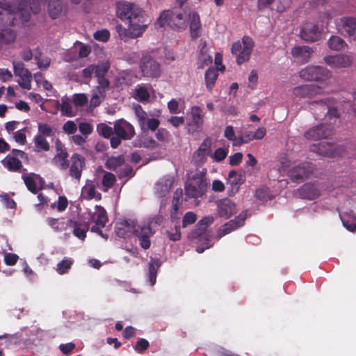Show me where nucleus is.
I'll use <instances>...</instances> for the list:
<instances>
[{"mask_svg":"<svg viewBox=\"0 0 356 356\" xmlns=\"http://www.w3.org/2000/svg\"><path fill=\"white\" fill-rule=\"evenodd\" d=\"M116 13L119 18L129 24L128 36L131 38L142 35L149 23L144 10L125 1L116 3Z\"/></svg>","mask_w":356,"mask_h":356,"instance_id":"obj_1","label":"nucleus"},{"mask_svg":"<svg viewBox=\"0 0 356 356\" xmlns=\"http://www.w3.org/2000/svg\"><path fill=\"white\" fill-rule=\"evenodd\" d=\"M0 25L4 28L14 26L17 16H22L26 22L31 17L28 9L21 3L17 5L3 0L0 1Z\"/></svg>","mask_w":356,"mask_h":356,"instance_id":"obj_2","label":"nucleus"},{"mask_svg":"<svg viewBox=\"0 0 356 356\" xmlns=\"http://www.w3.org/2000/svg\"><path fill=\"white\" fill-rule=\"evenodd\" d=\"M156 24L160 27L167 24L173 30H185L187 27V15L181 8L174 7L172 10L162 12L157 19Z\"/></svg>","mask_w":356,"mask_h":356,"instance_id":"obj_3","label":"nucleus"},{"mask_svg":"<svg viewBox=\"0 0 356 356\" xmlns=\"http://www.w3.org/2000/svg\"><path fill=\"white\" fill-rule=\"evenodd\" d=\"M135 135V129L132 124L124 119L116 120L113 124V136L111 138V147L118 148L122 140H131Z\"/></svg>","mask_w":356,"mask_h":356,"instance_id":"obj_4","label":"nucleus"},{"mask_svg":"<svg viewBox=\"0 0 356 356\" xmlns=\"http://www.w3.org/2000/svg\"><path fill=\"white\" fill-rule=\"evenodd\" d=\"M207 187V179L202 172L193 175L191 180L186 184L185 193L189 198L202 197Z\"/></svg>","mask_w":356,"mask_h":356,"instance_id":"obj_5","label":"nucleus"},{"mask_svg":"<svg viewBox=\"0 0 356 356\" xmlns=\"http://www.w3.org/2000/svg\"><path fill=\"white\" fill-rule=\"evenodd\" d=\"M299 76L305 81L324 83L330 79L331 72L324 67L309 65L301 70Z\"/></svg>","mask_w":356,"mask_h":356,"instance_id":"obj_6","label":"nucleus"},{"mask_svg":"<svg viewBox=\"0 0 356 356\" xmlns=\"http://www.w3.org/2000/svg\"><path fill=\"white\" fill-rule=\"evenodd\" d=\"M140 68L144 76L155 78L161 74L160 64L149 55L141 58Z\"/></svg>","mask_w":356,"mask_h":356,"instance_id":"obj_7","label":"nucleus"},{"mask_svg":"<svg viewBox=\"0 0 356 356\" xmlns=\"http://www.w3.org/2000/svg\"><path fill=\"white\" fill-rule=\"evenodd\" d=\"M332 134V127L330 124L322 123L313 127L304 134V137L310 140H318L327 138Z\"/></svg>","mask_w":356,"mask_h":356,"instance_id":"obj_8","label":"nucleus"},{"mask_svg":"<svg viewBox=\"0 0 356 356\" xmlns=\"http://www.w3.org/2000/svg\"><path fill=\"white\" fill-rule=\"evenodd\" d=\"M154 232L149 223L137 225L134 234L139 241V244L144 250L149 249L151 245L150 237L153 236Z\"/></svg>","mask_w":356,"mask_h":356,"instance_id":"obj_9","label":"nucleus"},{"mask_svg":"<svg viewBox=\"0 0 356 356\" xmlns=\"http://www.w3.org/2000/svg\"><path fill=\"white\" fill-rule=\"evenodd\" d=\"M212 140L207 137L199 146L193 155V160L197 166L204 165L207 161V157L211 152Z\"/></svg>","mask_w":356,"mask_h":356,"instance_id":"obj_10","label":"nucleus"},{"mask_svg":"<svg viewBox=\"0 0 356 356\" xmlns=\"http://www.w3.org/2000/svg\"><path fill=\"white\" fill-rule=\"evenodd\" d=\"M324 62L332 68H346L351 66L353 57L350 54H339L333 56H326Z\"/></svg>","mask_w":356,"mask_h":356,"instance_id":"obj_11","label":"nucleus"},{"mask_svg":"<svg viewBox=\"0 0 356 356\" xmlns=\"http://www.w3.org/2000/svg\"><path fill=\"white\" fill-rule=\"evenodd\" d=\"M314 166L311 162H303L289 171V176L293 181H302L308 178L314 172Z\"/></svg>","mask_w":356,"mask_h":356,"instance_id":"obj_12","label":"nucleus"},{"mask_svg":"<svg viewBox=\"0 0 356 356\" xmlns=\"http://www.w3.org/2000/svg\"><path fill=\"white\" fill-rule=\"evenodd\" d=\"M71 163H69V175L79 181L82 175L83 170L86 166L85 158L77 153H74L71 156Z\"/></svg>","mask_w":356,"mask_h":356,"instance_id":"obj_13","label":"nucleus"},{"mask_svg":"<svg viewBox=\"0 0 356 356\" xmlns=\"http://www.w3.org/2000/svg\"><path fill=\"white\" fill-rule=\"evenodd\" d=\"M192 120L188 123V131L191 134L199 133L202 129L204 124V113L198 106H194L191 111Z\"/></svg>","mask_w":356,"mask_h":356,"instance_id":"obj_14","label":"nucleus"},{"mask_svg":"<svg viewBox=\"0 0 356 356\" xmlns=\"http://www.w3.org/2000/svg\"><path fill=\"white\" fill-rule=\"evenodd\" d=\"M293 95L299 99H311L322 92V88L314 84H305L293 88Z\"/></svg>","mask_w":356,"mask_h":356,"instance_id":"obj_15","label":"nucleus"},{"mask_svg":"<svg viewBox=\"0 0 356 356\" xmlns=\"http://www.w3.org/2000/svg\"><path fill=\"white\" fill-rule=\"evenodd\" d=\"M298 195L302 199L314 200L321 195V190L316 183H305L298 189Z\"/></svg>","mask_w":356,"mask_h":356,"instance_id":"obj_16","label":"nucleus"},{"mask_svg":"<svg viewBox=\"0 0 356 356\" xmlns=\"http://www.w3.org/2000/svg\"><path fill=\"white\" fill-rule=\"evenodd\" d=\"M207 228L203 225L199 226V222L197 223L194 231L191 233V238H199V241L205 239L206 242L197 247L196 250L199 253L203 252L206 249L211 247L209 242L211 241V235L207 232Z\"/></svg>","mask_w":356,"mask_h":356,"instance_id":"obj_17","label":"nucleus"},{"mask_svg":"<svg viewBox=\"0 0 356 356\" xmlns=\"http://www.w3.org/2000/svg\"><path fill=\"white\" fill-rule=\"evenodd\" d=\"M217 211L220 217L227 219L236 213L235 203L229 198H223L217 202Z\"/></svg>","mask_w":356,"mask_h":356,"instance_id":"obj_18","label":"nucleus"},{"mask_svg":"<svg viewBox=\"0 0 356 356\" xmlns=\"http://www.w3.org/2000/svg\"><path fill=\"white\" fill-rule=\"evenodd\" d=\"M137 223L130 219H123L118 221L115 225V232L120 238H126L134 234Z\"/></svg>","mask_w":356,"mask_h":356,"instance_id":"obj_19","label":"nucleus"},{"mask_svg":"<svg viewBox=\"0 0 356 356\" xmlns=\"http://www.w3.org/2000/svg\"><path fill=\"white\" fill-rule=\"evenodd\" d=\"M246 218V213L244 212L241 213L234 219L230 220L229 221L225 223L221 226L219 230L220 237H222L230 232L234 231L240 227L244 225L245 220Z\"/></svg>","mask_w":356,"mask_h":356,"instance_id":"obj_20","label":"nucleus"},{"mask_svg":"<svg viewBox=\"0 0 356 356\" xmlns=\"http://www.w3.org/2000/svg\"><path fill=\"white\" fill-rule=\"evenodd\" d=\"M242 43L243 45V49L236 59L238 65H241L250 59L254 46L253 40L250 36L247 35L243 37Z\"/></svg>","mask_w":356,"mask_h":356,"instance_id":"obj_21","label":"nucleus"},{"mask_svg":"<svg viewBox=\"0 0 356 356\" xmlns=\"http://www.w3.org/2000/svg\"><path fill=\"white\" fill-rule=\"evenodd\" d=\"M174 184V177L170 175L161 178L155 185V193L159 197L165 196Z\"/></svg>","mask_w":356,"mask_h":356,"instance_id":"obj_22","label":"nucleus"},{"mask_svg":"<svg viewBox=\"0 0 356 356\" xmlns=\"http://www.w3.org/2000/svg\"><path fill=\"white\" fill-rule=\"evenodd\" d=\"M245 181L244 174H238L234 170H230L228 174L227 181L230 184L232 188L227 191V194L231 196L238 192L239 186Z\"/></svg>","mask_w":356,"mask_h":356,"instance_id":"obj_23","label":"nucleus"},{"mask_svg":"<svg viewBox=\"0 0 356 356\" xmlns=\"http://www.w3.org/2000/svg\"><path fill=\"white\" fill-rule=\"evenodd\" d=\"M341 31L349 37L350 42H356V18L343 17L341 19Z\"/></svg>","mask_w":356,"mask_h":356,"instance_id":"obj_24","label":"nucleus"},{"mask_svg":"<svg viewBox=\"0 0 356 356\" xmlns=\"http://www.w3.org/2000/svg\"><path fill=\"white\" fill-rule=\"evenodd\" d=\"M309 149L311 152L325 157L332 158L334 156V145L330 143L321 142L313 144L310 146Z\"/></svg>","mask_w":356,"mask_h":356,"instance_id":"obj_25","label":"nucleus"},{"mask_svg":"<svg viewBox=\"0 0 356 356\" xmlns=\"http://www.w3.org/2000/svg\"><path fill=\"white\" fill-rule=\"evenodd\" d=\"M300 37L307 42H314L320 37V31L317 25H307L300 31Z\"/></svg>","mask_w":356,"mask_h":356,"instance_id":"obj_26","label":"nucleus"},{"mask_svg":"<svg viewBox=\"0 0 356 356\" xmlns=\"http://www.w3.org/2000/svg\"><path fill=\"white\" fill-rule=\"evenodd\" d=\"M342 224L348 231H356V217L353 212H345L340 215Z\"/></svg>","mask_w":356,"mask_h":356,"instance_id":"obj_27","label":"nucleus"},{"mask_svg":"<svg viewBox=\"0 0 356 356\" xmlns=\"http://www.w3.org/2000/svg\"><path fill=\"white\" fill-rule=\"evenodd\" d=\"M92 220L97 225H99L102 227L106 226L108 222V216L106 210L102 206L97 205L95 207V212L92 217Z\"/></svg>","mask_w":356,"mask_h":356,"instance_id":"obj_28","label":"nucleus"},{"mask_svg":"<svg viewBox=\"0 0 356 356\" xmlns=\"http://www.w3.org/2000/svg\"><path fill=\"white\" fill-rule=\"evenodd\" d=\"M2 164L10 172H18L22 168L21 161L15 157L8 155L3 160Z\"/></svg>","mask_w":356,"mask_h":356,"instance_id":"obj_29","label":"nucleus"},{"mask_svg":"<svg viewBox=\"0 0 356 356\" xmlns=\"http://www.w3.org/2000/svg\"><path fill=\"white\" fill-rule=\"evenodd\" d=\"M218 76V72L217 69L209 67L205 72L204 80L207 90L210 92L212 91L216 79Z\"/></svg>","mask_w":356,"mask_h":356,"instance_id":"obj_30","label":"nucleus"},{"mask_svg":"<svg viewBox=\"0 0 356 356\" xmlns=\"http://www.w3.org/2000/svg\"><path fill=\"white\" fill-rule=\"evenodd\" d=\"M200 26L201 24L198 13L193 12L190 15V30L193 38H197L200 36L199 30Z\"/></svg>","mask_w":356,"mask_h":356,"instance_id":"obj_31","label":"nucleus"},{"mask_svg":"<svg viewBox=\"0 0 356 356\" xmlns=\"http://www.w3.org/2000/svg\"><path fill=\"white\" fill-rule=\"evenodd\" d=\"M328 47L333 51H341L348 47L346 41L338 35H332L327 42Z\"/></svg>","mask_w":356,"mask_h":356,"instance_id":"obj_32","label":"nucleus"},{"mask_svg":"<svg viewBox=\"0 0 356 356\" xmlns=\"http://www.w3.org/2000/svg\"><path fill=\"white\" fill-rule=\"evenodd\" d=\"M63 11V3L60 0H51L48 4V13L52 19L58 18Z\"/></svg>","mask_w":356,"mask_h":356,"instance_id":"obj_33","label":"nucleus"},{"mask_svg":"<svg viewBox=\"0 0 356 356\" xmlns=\"http://www.w3.org/2000/svg\"><path fill=\"white\" fill-rule=\"evenodd\" d=\"M16 38L15 32L10 27L0 29V44H10Z\"/></svg>","mask_w":356,"mask_h":356,"instance_id":"obj_34","label":"nucleus"},{"mask_svg":"<svg viewBox=\"0 0 356 356\" xmlns=\"http://www.w3.org/2000/svg\"><path fill=\"white\" fill-rule=\"evenodd\" d=\"M161 266V261L159 259H156L152 257L150 258L149 262V280L151 285H154L156 283L157 270Z\"/></svg>","mask_w":356,"mask_h":356,"instance_id":"obj_35","label":"nucleus"},{"mask_svg":"<svg viewBox=\"0 0 356 356\" xmlns=\"http://www.w3.org/2000/svg\"><path fill=\"white\" fill-rule=\"evenodd\" d=\"M68 156V153L56 154L52 161L60 170H65L69 167Z\"/></svg>","mask_w":356,"mask_h":356,"instance_id":"obj_36","label":"nucleus"},{"mask_svg":"<svg viewBox=\"0 0 356 356\" xmlns=\"http://www.w3.org/2000/svg\"><path fill=\"white\" fill-rule=\"evenodd\" d=\"M34 145L37 152H48L50 149V145L43 136L36 135L34 137Z\"/></svg>","mask_w":356,"mask_h":356,"instance_id":"obj_37","label":"nucleus"},{"mask_svg":"<svg viewBox=\"0 0 356 356\" xmlns=\"http://www.w3.org/2000/svg\"><path fill=\"white\" fill-rule=\"evenodd\" d=\"M88 229L89 225L88 223L81 224L74 222L73 234L79 239L84 240Z\"/></svg>","mask_w":356,"mask_h":356,"instance_id":"obj_38","label":"nucleus"},{"mask_svg":"<svg viewBox=\"0 0 356 356\" xmlns=\"http://www.w3.org/2000/svg\"><path fill=\"white\" fill-rule=\"evenodd\" d=\"M135 98L140 102H147L149 100L150 95L147 88L143 85H138L135 89Z\"/></svg>","mask_w":356,"mask_h":356,"instance_id":"obj_39","label":"nucleus"},{"mask_svg":"<svg viewBox=\"0 0 356 356\" xmlns=\"http://www.w3.org/2000/svg\"><path fill=\"white\" fill-rule=\"evenodd\" d=\"M124 159L122 156H112L107 159L105 163L106 168L115 170L118 167L123 165Z\"/></svg>","mask_w":356,"mask_h":356,"instance_id":"obj_40","label":"nucleus"},{"mask_svg":"<svg viewBox=\"0 0 356 356\" xmlns=\"http://www.w3.org/2000/svg\"><path fill=\"white\" fill-rule=\"evenodd\" d=\"M97 131L99 136L110 138L113 136V127H109L105 123H99L97 126Z\"/></svg>","mask_w":356,"mask_h":356,"instance_id":"obj_41","label":"nucleus"},{"mask_svg":"<svg viewBox=\"0 0 356 356\" xmlns=\"http://www.w3.org/2000/svg\"><path fill=\"white\" fill-rule=\"evenodd\" d=\"M38 136L43 137H52L55 135V130L47 123H38Z\"/></svg>","mask_w":356,"mask_h":356,"instance_id":"obj_42","label":"nucleus"},{"mask_svg":"<svg viewBox=\"0 0 356 356\" xmlns=\"http://www.w3.org/2000/svg\"><path fill=\"white\" fill-rule=\"evenodd\" d=\"M72 264V259L65 258L57 264L56 270L60 275L65 274L71 268Z\"/></svg>","mask_w":356,"mask_h":356,"instance_id":"obj_43","label":"nucleus"},{"mask_svg":"<svg viewBox=\"0 0 356 356\" xmlns=\"http://www.w3.org/2000/svg\"><path fill=\"white\" fill-rule=\"evenodd\" d=\"M313 52L311 48L307 46H296L291 49V54L293 57L298 58L305 54L307 56Z\"/></svg>","mask_w":356,"mask_h":356,"instance_id":"obj_44","label":"nucleus"},{"mask_svg":"<svg viewBox=\"0 0 356 356\" xmlns=\"http://www.w3.org/2000/svg\"><path fill=\"white\" fill-rule=\"evenodd\" d=\"M22 178L28 190L32 193L36 194L38 193L37 184L33 177L31 175H22Z\"/></svg>","mask_w":356,"mask_h":356,"instance_id":"obj_45","label":"nucleus"},{"mask_svg":"<svg viewBox=\"0 0 356 356\" xmlns=\"http://www.w3.org/2000/svg\"><path fill=\"white\" fill-rule=\"evenodd\" d=\"M13 68H14V74L16 76H25V74L31 73L29 70L25 68L24 64L22 62H13Z\"/></svg>","mask_w":356,"mask_h":356,"instance_id":"obj_46","label":"nucleus"},{"mask_svg":"<svg viewBox=\"0 0 356 356\" xmlns=\"http://www.w3.org/2000/svg\"><path fill=\"white\" fill-rule=\"evenodd\" d=\"M253 140H254L253 133L252 131H245L237 137V142L234 143V145L241 146L243 144L248 143Z\"/></svg>","mask_w":356,"mask_h":356,"instance_id":"obj_47","label":"nucleus"},{"mask_svg":"<svg viewBox=\"0 0 356 356\" xmlns=\"http://www.w3.org/2000/svg\"><path fill=\"white\" fill-rule=\"evenodd\" d=\"M116 181V178L114 174L106 172L104 173L102 177V185L107 188H110L113 186Z\"/></svg>","mask_w":356,"mask_h":356,"instance_id":"obj_48","label":"nucleus"},{"mask_svg":"<svg viewBox=\"0 0 356 356\" xmlns=\"http://www.w3.org/2000/svg\"><path fill=\"white\" fill-rule=\"evenodd\" d=\"M178 223H175V227L171 230L166 231V234L168 238L172 241H177L180 240L181 238V231L180 227L177 225Z\"/></svg>","mask_w":356,"mask_h":356,"instance_id":"obj_49","label":"nucleus"},{"mask_svg":"<svg viewBox=\"0 0 356 356\" xmlns=\"http://www.w3.org/2000/svg\"><path fill=\"white\" fill-rule=\"evenodd\" d=\"M227 154L228 149L219 147L215 150L211 158L216 162H221L227 157Z\"/></svg>","mask_w":356,"mask_h":356,"instance_id":"obj_50","label":"nucleus"},{"mask_svg":"<svg viewBox=\"0 0 356 356\" xmlns=\"http://www.w3.org/2000/svg\"><path fill=\"white\" fill-rule=\"evenodd\" d=\"M60 111L62 115L67 117H72V108L70 102L66 99H62V104H60Z\"/></svg>","mask_w":356,"mask_h":356,"instance_id":"obj_51","label":"nucleus"},{"mask_svg":"<svg viewBox=\"0 0 356 356\" xmlns=\"http://www.w3.org/2000/svg\"><path fill=\"white\" fill-rule=\"evenodd\" d=\"M197 220V215L192 212H186L182 219V227H186L188 225L194 223Z\"/></svg>","mask_w":356,"mask_h":356,"instance_id":"obj_52","label":"nucleus"},{"mask_svg":"<svg viewBox=\"0 0 356 356\" xmlns=\"http://www.w3.org/2000/svg\"><path fill=\"white\" fill-rule=\"evenodd\" d=\"M26 76H18L19 79L18 84L24 89L30 90L31 88V73L25 74Z\"/></svg>","mask_w":356,"mask_h":356,"instance_id":"obj_53","label":"nucleus"},{"mask_svg":"<svg viewBox=\"0 0 356 356\" xmlns=\"http://www.w3.org/2000/svg\"><path fill=\"white\" fill-rule=\"evenodd\" d=\"M212 63L211 56L207 54L199 55L197 60V67L200 69L204 68L205 66L209 65Z\"/></svg>","mask_w":356,"mask_h":356,"instance_id":"obj_54","label":"nucleus"},{"mask_svg":"<svg viewBox=\"0 0 356 356\" xmlns=\"http://www.w3.org/2000/svg\"><path fill=\"white\" fill-rule=\"evenodd\" d=\"M47 0H30L29 8L34 13H38L41 10V6L44 5Z\"/></svg>","mask_w":356,"mask_h":356,"instance_id":"obj_55","label":"nucleus"},{"mask_svg":"<svg viewBox=\"0 0 356 356\" xmlns=\"http://www.w3.org/2000/svg\"><path fill=\"white\" fill-rule=\"evenodd\" d=\"M94 38L97 40L102 42H106L110 38V33L106 29H102L100 31H96L94 35Z\"/></svg>","mask_w":356,"mask_h":356,"instance_id":"obj_56","label":"nucleus"},{"mask_svg":"<svg viewBox=\"0 0 356 356\" xmlns=\"http://www.w3.org/2000/svg\"><path fill=\"white\" fill-rule=\"evenodd\" d=\"M109 70V65L107 63H102L101 65H95V74L97 77L105 76V74Z\"/></svg>","mask_w":356,"mask_h":356,"instance_id":"obj_57","label":"nucleus"},{"mask_svg":"<svg viewBox=\"0 0 356 356\" xmlns=\"http://www.w3.org/2000/svg\"><path fill=\"white\" fill-rule=\"evenodd\" d=\"M63 130L67 134H74L77 130V126L74 121L68 120L63 124Z\"/></svg>","mask_w":356,"mask_h":356,"instance_id":"obj_58","label":"nucleus"},{"mask_svg":"<svg viewBox=\"0 0 356 356\" xmlns=\"http://www.w3.org/2000/svg\"><path fill=\"white\" fill-rule=\"evenodd\" d=\"M149 346V341L145 339H140L136 343L134 349L139 353L146 350Z\"/></svg>","mask_w":356,"mask_h":356,"instance_id":"obj_59","label":"nucleus"},{"mask_svg":"<svg viewBox=\"0 0 356 356\" xmlns=\"http://www.w3.org/2000/svg\"><path fill=\"white\" fill-rule=\"evenodd\" d=\"M87 102L88 97L83 93L75 94L73 97V102L77 106H83Z\"/></svg>","mask_w":356,"mask_h":356,"instance_id":"obj_60","label":"nucleus"},{"mask_svg":"<svg viewBox=\"0 0 356 356\" xmlns=\"http://www.w3.org/2000/svg\"><path fill=\"white\" fill-rule=\"evenodd\" d=\"M181 204H178L176 203H172V209L170 211V218L172 222L179 223V209Z\"/></svg>","mask_w":356,"mask_h":356,"instance_id":"obj_61","label":"nucleus"},{"mask_svg":"<svg viewBox=\"0 0 356 356\" xmlns=\"http://www.w3.org/2000/svg\"><path fill=\"white\" fill-rule=\"evenodd\" d=\"M224 136L229 140L233 141L234 144L237 142V138L235 136L234 128L231 125H228L225 127Z\"/></svg>","mask_w":356,"mask_h":356,"instance_id":"obj_62","label":"nucleus"},{"mask_svg":"<svg viewBox=\"0 0 356 356\" xmlns=\"http://www.w3.org/2000/svg\"><path fill=\"white\" fill-rule=\"evenodd\" d=\"M14 138L15 140L20 144V145H25L26 143V136L23 131V129L18 130L14 133Z\"/></svg>","mask_w":356,"mask_h":356,"instance_id":"obj_63","label":"nucleus"},{"mask_svg":"<svg viewBox=\"0 0 356 356\" xmlns=\"http://www.w3.org/2000/svg\"><path fill=\"white\" fill-rule=\"evenodd\" d=\"M19 259L18 255L14 253H7L4 257L5 264L8 266L15 265Z\"/></svg>","mask_w":356,"mask_h":356,"instance_id":"obj_64","label":"nucleus"}]
</instances>
